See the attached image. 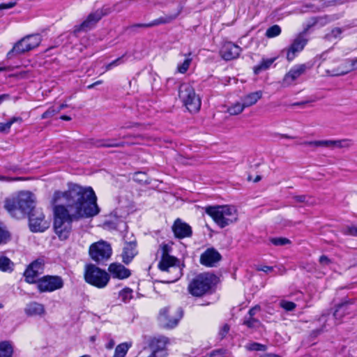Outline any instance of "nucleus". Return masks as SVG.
Returning a JSON list of instances; mask_svg holds the SVG:
<instances>
[{"instance_id":"f257e3e1","label":"nucleus","mask_w":357,"mask_h":357,"mask_svg":"<svg viewBox=\"0 0 357 357\" xmlns=\"http://www.w3.org/2000/svg\"><path fill=\"white\" fill-rule=\"evenodd\" d=\"M51 204L54 232L61 241L69 238L73 221L94 217L100 211L93 188L76 183H68L67 190L55 191Z\"/></svg>"},{"instance_id":"f03ea898","label":"nucleus","mask_w":357,"mask_h":357,"mask_svg":"<svg viewBox=\"0 0 357 357\" xmlns=\"http://www.w3.org/2000/svg\"><path fill=\"white\" fill-rule=\"evenodd\" d=\"M204 211L220 228H225L238 220L237 209L231 205L208 206L204 208Z\"/></svg>"},{"instance_id":"7ed1b4c3","label":"nucleus","mask_w":357,"mask_h":357,"mask_svg":"<svg viewBox=\"0 0 357 357\" xmlns=\"http://www.w3.org/2000/svg\"><path fill=\"white\" fill-rule=\"evenodd\" d=\"M36 197L29 191L20 192L15 198L6 199L4 207L14 217H17V212L22 214L29 213L35 209Z\"/></svg>"},{"instance_id":"20e7f679","label":"nucleus","mask_w":357,"mask_h":357,"mask_svg":"<svg viewBox=\"0 0 357 357\" xmlns=\"http://www.w3.org/2000/svg\"><path fill=\"white\" fill-rule=\"evenodd\" d=\"M160 247L162 255L158 265V268L164 273H169L172 275L165 282H174L182 276V268L178 264V260L168 254L169 245L167 244H162Z\"/></svg>"},{"instance_id":"39448f33","label":"nucleus","mask_w":357,"mask_h":357,"mask_svg":"<svg viewBox=\"0 0 357 357\" xmlns=\"http://www.w3.org/2000/svg\"><path fill=\"white\" fill-rule=\"evenodd\" d=\"M217 282L213 274L204 273L196 276L189 284L188 291L194 296H202L208 293Z\"/></svg>"},{"instance_id":"423d86ee","label":"nucleus","mask_w":357,"mask_h":357,"mask_svg":"<svg viewBox=\"0 0 357 357\" xmlns=\"http://www.w3.org/2000/svg\"><path fill=\"white\" fill-rule=\"evenodd\" d=\"M84 279L88 284L102 289L107 285L110 275L96 265L89 264L85 267Z\"/></svg>"},{"instance_id":"0eeeda50","label":"nucleus","mask_w":357,"mask_h":357,"mask_svg":"<svg viewBox=\"0 0 357 357\" xmlns=\"http://www.w3.org/2000/svg\"><path fill=\"white\" fill-rule=\"evenodd\" d=\"M179 98L188 110L190 112H197L201 107V99L196 94L193 86L188 83L181 84L178 92Z\"/></svg>"},{"instance_id":"6e6552de","label":"nucleus","mask_w":357,"mask_h":357,"mask_svg":"<svg viewBox=\"0 0 357 357\" xmlns=\"http://www.w3.org/2000/svg\"><path fill=\"white\" fill-rule=\"evenodd\" d=\"M42 41L40 34L27 35L17 41L7 53V58L11 59L14 55H20L29 52L39 46Z\"/></svg>"},{"instance_id":"1a4fd4ad","label":"nucleus","mask_w":357,"mask_h":357,"mask_svg":"<svg viewBox=\"0 0 357 357\" xmlns=\"http://www.w3.org/2000/svg\"><path fill=\"white\" fill-rule=\"evenodd\" d=\"M183 317V311L178 308L170 310L165 307L160 310L158 321L162 327L165 328H173L176 327Z\"/></svg>"},{"instance_id":"9d476101","label":"nucleus","mask_w":357,"mask_h":357,"mask_svg":"<svg viewBox=\"0 0 357 357\" xmlns=\"http://www.w3.org/2000/svg\"><path fill=\"white\" fill-rule=\"evenodd\" d=\"M89 252L93 261L102 263L110 258L112 249L110 244L106 241H100L90 245Z\"/></svg>"},{"instance_id":"9b49d317","label":"nucleus","mask_w":357,"mask_h":357,"mask_svg":"<svg viewBox=\"0 0 357 357\" xmlns=\"http://www.w3.org/2000/svg\"><path fill=\"white\" fill-rule=\"evenodd\" d=\"M39 292H52L61 289L64 286L63 278L59 275H44L36 281Z\"/></svg>"},{"instance_id":"f8f14e48","label":"nucleus","mask_w":357,"mask_h":357,"mask_svg":"<svg viewBox=\"0 0 357 357\" xmlns=\"http://www.w3.org/2000/svg\"><path fill=\"white\" fill-rule=\"evenodd\" d=\"M29 228L33 232H43L49 228L50 222L45 219L41 208H35L29 213Z\"/></svg>"},{"instance_id":"ddd939ff","label":"nucleus","mask_w":357,"mask_h":357,"mask_svg":"<svg viewBox=\"0 0 357 357\" xmlns=\"http://www.w3.org/2000/svg\"><path fill=\"white\" fill-rule=\"evenodd\" d=\"M109 13L110 9L109 8L105 7L91 13L82 24L75 26L74 31L75 33L79 31H86L92 29L103 16L109 14Z\"/></svg>"},{"instance_id":"4468645a","label":"nucleus","mask_w":357,"mask_h":357,"mask_svg":"<svg viewBox=\"0 0 357 357\" xmlns=\"http://www.w3.org/2000/svg\"><path fill=\"white\" fill-rule=\"evenodd\" d=\"M310 67L305 64H297L294 66L284 76L282 84L287 87L296 84L297 79L305 73Z\"/></svg>"},{"instance_id":"2eb2a0df","label":"nucleus","mask_w":357,"mask_h":357,"mask_svg":"<svg viewBox=\"0 0 357 357\" xmlns=\"http://www.w3.org/2000/svg\"><path fill=\"white\" fill-rule=\"evenodd\" d=\"M307 42V40L303 36V35L300 34L296 36L290 46L282 50V52H286L287 59L289 61H293L298 53L301 52L303 50Z\"/></svg>"},{"instance_id":"dca6fc26","label":"nucleus","mask_w":357,"mask_h":357,"mask_svg":"<svg viewBox=\"0 0 357 357\" xmlns=\"http://www.w3.org/2000/svg\"><path fill=\"white\" fill-rule=\"evenodd\" d=\"M44 269V261L42 259H36L33 261L26 268L24 271V275L25 280L29 284L36 283V278L43 272Z\"/></svg>"},{"instance_id":"f3484780","label":"nucleus","mask_w":357,"mask_h":357,"mask_svg":"<svg viewBox=\"0 0 357 357\" xmlns=\"http://www.w3.org/2000/svg\"><path fill=\"white\" fill-rule=\"evenodd\" d=\"M241 52V48L233 43H225L221 48L220 54L227 61L238 58Z\"/></svg>"},{"instance_id":"a211bd4d","label":"nucleus","mask_w":357,"mask_h":357,"mask_svg":"<svg viewBox=\"0 0 357 357\" xmlns=\"http://www.w3.org/2000/svg\"><path fill=\"white\" fill-rule=\"evenodd\" d=\"M169 343L167 337L164 336H160L154 337L151 342V347L153 349L152 354L160 356V357H166L167 353L166 351L167 345Z\"/></svg>"},{"instance_id":"6ab92c4d","label":"nucleus","mask_w":357,"mask_h":357,"mask_svg":"<svg viewBox=\"0 0 357 357\" xmlns=\"http://www.w3.org/2000/svg\"><path fill=\"white\" fill-rule=\"evenodd\" d=\"M172 230L175 236L178 238H184L192 236V228L187 223L178 218L175 220Z\"/></svg>"},{"instance_id":"aec40b11","label":"nucleus","mask_w":357,"mask_h":357,"mask_svg":"<svg viewBox=\"0 0 357 357\" xmlns=\"http://www.w3.org/2000/svg\"><path fill=\"white\" fill-rule=\"evenodd\" d=\"M109 275L113 278L124 280L131 275L130 271L120 263H112L108 267Z\"/></svg>"},{"instance_id":"412c9836","label":"nucleus","mask_w":357,"mask_h":357,"mask_svg":"<svg viewBox=\"0 0 357 357\" xmlns=\"http://www.w3.org/2000/svg\"><path fill=\"white\" fill-rule=\"evenodd\" d=\"M137 253V242L135 241L126 242L121 252L122 261L126 264H130Z\"/></svg>"},{"instance_id":"4be33fe9","label":"nucleus","mask_w":357,"mask_h":357,"mask_svg":"<svg viewBox=\"0 0 357 357\" xmlns=\"http://www.w3.org/2000/svg\"><path fill=\"white\" fill-rule=\"evenodd\" d=\"M221 259L220 254L213 248L207 249L200 257L202 264L206 266H214Z\"/></svg>"},{"instance_id":"5701e85b","label":"nucleus","mask_w":357,"mask_h":357,"mask_svg":"<svg viewBox=\"0 0 357 357\" xmlns=\"http://www.w3.org/2000/svg\"><path fill=\"white\" fill-rule=\"evenodd\" d=\"M24 312L29 317H42L45 314L46 311L43 304L33 301L26 305Z\"/></svg>"},{"instance_id":"b1692460","label":"nucleus","mask_w":357,"mask_h":357,"mask_svg":"<svg viewBox=\"0 0 357 357\" xmlns=\"http://www.w3.org/2000/svg\"><path fill=\"white\" fill-rule=\"evenodd\" d=\"M354 144L351 139H342L337 140H322V146L329 148L349 149Z\"/></svg>"},{"instance_id":"393cba45","label":"nucleus","mask_w":357,"mask_h":357,"mask_svg":"<svg viewBox=\"0 0 357 357\" xmlns=\"http://www.w3.org/2000/svg\"><path fill=\"white\" fill-rule=\"evenodd\" d=\"M262 95L261 91L252 92L243 96L241 100L245 107H249L255 105L262 98Z\"/></svg>"},{"instance_id":"a878e982","label":"nucleus","mask_w":357,"mask_h":357,"mask_svg":"<svg viewBox=\"0 0 357 357\" xmlns=\"http://www.w3.org/2000/svg\"><path fill=\"white\" fill-rule=\"evenodd\" d=\"M276 57L270 59H262L261 62L254 67L253 70L255 74L258 75L261 72L268 69L273 63V62L276 60Z\"/></svg>"},{"instance_id":"bb28decb","label":"nucleus","mask_w":357,"mask_h":357,"mask_svg":"<svg viewBox=\"0 0 357 357\" xmlns=\"http://www.w3.org/2000/svg\"><path fill=\"white\" fill-rule=\"evenodd\" d=\"M345 65H346V66H345L344 69H343L342 70H336V71L333 72L331 74V75H333V76L343 75L348 73L350 71L357 69V58L352 59V60L347 61L345 62Z\"/></svg>"},{"instance_id":"cd10ccee","label":"nucleus","mask_w":357,"mask_h":357,"mask_svg":"<svg viewBox=\"0 0 357 357\" xmlns=\"http://www.w3.org/2000/svg\"><path fill=\"white\" fill-rule=\"evenodd\" d=\"M14 263L7 257H0V271L11 273L14 270Z\"/></svg>"},{"instance_id":"c85d7f7f","label":"nucleus","mask_w":357,"mask_h":357,"mask_svg":"<svg viewBox=\"0 0 357 357\" xmlns=\"http://www.w3.org/2000/svg\"><path fill=\"white\" fill-rule=\"evenodd\" d=\"M132 347L131 342H123L119 344L115 348L113 357H125L129 349Z\"/></svg>"},{"instance_id":"c756f323","label":"nucleus","mask_w":357,"mask_h":357,"mask_svg":"<svg viewBox=\"0 0 357 357\" xmlns=\"http://www.w3.org/2000/svg\"><path fill=\"white\" fill-rule=\"evenodd\" d=\"M13 353L12 345L8 342L0 343V357H11Z\"/></svg>"},{"instance_id":"7c9ffc66","label":"nucleus","mask_w":357,"mask_h":357,"mask_svg":"<svg viewBox=\"0 0 357 357\" xmlns=\"http://www.w3.org/2000/svg\"><path fill=\"white\" fill-rule=\"evenodd\" d=\"M185 59L183 61V63H178L177 65V72L181 74L185 73L192 62V58L190 57L191 53L189 52L188 54H185Z\"/></svg>"},{"instance_id":"2f4dec72","label":"nucleus","mask_w":357,"mask_h":357,"mask_svg":"<svg viewBox=\"0 0 357 357\" xmlns=\"http://www.w3.org/2000/svg\"><path fill=\"white\" fill-rule=\"evenodd\" d=\"M349 306L347 303H341L337 305L335 311L334 312L333 316L337 320H341V319L344 316L345 314L349 313Z\"/></svg>"},{"instance_id":"473e14b6","label":"nucleus","mask_w":357,"mask_h":357,"mask_svg":"<svg viewBox=\"0 0 357 357\" xmlns=\"http://www.w3.org/2000/svg\"><path fill=\"white\" fill-rule=\"evenodd\" d=\"M245 108L246 107L245 106H244V104L241 100V102H236L230 107H229L227 109V112L231 115H238L242 113Z\"/></svg>"},{"instance_id":"72a5a7b5","label":"nucleus","mask_w":357,"mask_h":357,"mask_svg":"<svg viewBox=\"0 0 357 357\" xmlns=\"http://www.w3.org/2000/svg\"><path fill=\"white\" fill-rule=\"evenodd\" d=\"M124 145V142H116L114 139L101 140L98 142L96 144V146L99 147H122Z\"/></svg>"},{"instance_id":"f704fd0d","label":"nucleus","mask_w":357,"mask_h":357,"mask_svg":"<svg viewBox=\"0 0 357 357\" xmlns=\"http://www.w3.org/2000/svg\"><path fill=\"white\" fill-rule=\"evenodd\" d=\"M243 324L252 329H257L261 326V321L255 317H244Z\"/></svg>"},{"instance_id":"c9c22d12","label":"nucleus","mask_w":357,"mask_h":357,"mask_svg":"<svg viewBox=\"0 0 357 357\" xmlns=\"http://www.w3.org/2000/svg\"><path fill=\"white\" fill-rule=\"evenodd\" d=\"M176 17V15H167V16H162L158 19H155L153 21H151V27L156 26L160 24H167L171 22L172 20H174Z\"/></svg>"},{"instance_id":"e433bc0d","label":"nucleus","mask_w":357,"mask_h":357,"mask_svg":"<svg viewBox=\"0 0 357 357\" xmlns=\"http://www.w3.org/2000/svg\"><path fill=\"white\" fill-rule=\"evenodd\" d=\"M281 33V28L280 26L275 24L269 27L266 32V36L268 38H274Z\"/></svg>"},{"instance_id":"4c0bfd02","label":"nucleus","mask_w":357,"mask_h":357,"mask_svg":"<svg viewBox=\"0 0 357 357\" xmlns=\"http://www.w3.org/2000/svg\"><path fill=\"white\" fill-rule=\"evenodd\" d=\"M132 297V291L130 288H125L119 292V298L125 303L129 301Z\"/></svg>"},{"instance_id":"58836bf2","label":"nucleus","mask_w":357,"mask_h":357,"mask_svg":"<svg viewBox=\"0 0 357 357\" xmlns=\"http://www.w3.org/2000/svg\"><path fill=\"white\" fill-rule=\"evenodd\" d=\"M342 33V29L339 27L334 28L331 30L330 33L326 34V38L328 40H333V39H336L340 37V35Z\"/></svg>"},{"instance_id":"ea45409f","label":"nucleus","mask_w":357,"mask_h":357,"mask_svg":"<svg viewBox=\"0 0 357 357\" xmlns=\"http://www.w3.org/2000/svg\"><path fill=\"white\" fill-rule=\"evenodd\" d=\"M270 241L275 246H282L290 243L288 238L283 237L273 238Z\"/></svg>"},{"instance_id":"a19ab883","label":"nucleus","mask_w":357,"mask_h":357,"mask_svg":"<svg viewBox=\"0 0 357 357\" xmlns=\"http://www.w3.org/2000/svg\"><path fill=\"white\" fill-rule=\"evenodd\" d=\"M124 62H125L124 56L119 57L116 59H115V60L112 61V62H110L109 63H108L105 66V70H109L112 68L123 63Z\"/></svg>"},{"instance_id":"79ce46f5","label":"nucleus","mask_w":357,"mask_h":357,"mask_svg":"<svg viewBox=\"0 0 357 357\" xmlns=\"http://www.w3.org/2000/svg\"><path fill=\"white\" fill-rule=\"evenodd\" d=\"M59 113V110L55 106L50 107L47 111H45L41 116L42 119L50 118L55 114Z\"/></svg>"},{"instance_id":"37998d69","label":"nucleus","mask_w":357,"mask_h":357,"mask_svg":"<svg viewBox=\"0 0 357 357\" xmlns=\"http://www.w3.org/2000/svg\"><path fill=\"white\" fill-rule=\"evenodd\" d=\"M280 306L287 311H292L296 307L294 302L282 300L280 302Z\"/></svg>"},{"instance_id":"c03bdc74","label":"nucleus","mask_w":357,"mask_h":357,"mask_svg":"<svg viewBox=\"0 0 357 357\" xmlns=\"http://www.w3.org/2000/svg\"><path fill=\"white\" fill-rule=\"evenodd\" d=\"M247 349L250 351H265L266 346L259 343L253 342L246 346Z\"/></svg>"},{"instance_id":"a18cd8bd","label":"nucleus","mask_w":357,"mask_h":357,"mask_svg":"<svg viewBox=\"0 0 357 357\" xmlns=\"http://www.w3.org/2000/svg\"><path fill=\"white\" fill-rule=\"evenodd\" d=\"M9 238L8 232L0 225V244L6 243Z\"/></svg>"},{"instance_id":"49530a36","label":"nucleus","mask_w":357,"mask_h":357,"mask_svg":"<svg viewBox=\"0 0 357 357\" xmlns=\"http://www.w3.org/2000/svg\"><path fill=\"white\" fill-rule=\"evenodd\" d=\"M17 122L22 123V119L20 116H13L9 121H8L6 123H5L8 132H9L11 126L13 123H17Z\"/></svg>"},{"instance_id":"de8ad7c7","label":"nucleus","mask_w":357,"mask_h":357,"mask_svg":"<svg viewBox=\"0 0 357 357\" xmlns=\"http://www.w3.org/2000/svg\"><path fill=\"white\" fill-rule=\"evenodd\" d=\"M16 5V1H10L7 3H0V10L13 8Z\"/></svg>"},{"instance_id":"09e8293b","label":"nucleus","mask_w":357,"mask_h":357,"mask_svg":"<svg viewBox=\"0 0 357 357\" xmlns=\"http://www.w3.org/2000/svg\"><path fill=\"white\" fill-rule=\"evenodd\" d=\"M22 180L20 177H10L5 175L0 174V181L1 182H13L16 181Z\"/></svg>"},{"instance_id":"8fccbe9b","label":"nucleus","mask_w":357,"mask_h":357,"mask_svg":"<svg viewBox=\"0 0 357 357\" xmlns=\"http://www.w3.org/2000/svg\"><path fill=\"white\" fill-rule=\"evenodd\" d=\"M293 199L297 203H309L310 197L306 195H297L294 196Z\"/></svg>"},{"instance_id":"3c124183","label":"nucleus","mask_w":357,"mask_h":357,"mask_svg":"<svg viewBox=\"0 0 357 357\" xmlns=\"http://www.w3.org/2000/svg\"><path fill=\"white\" fill-rule=\"evenodd\" d=\"M260 310H261L260 306L257 305L255 307H253L251 309H250V310L248 311V315L245 316V317H255L256 314L258 312H259Z\"/></svg>"},{"instance_id":"603ef678","label":"nucleus","mask_w":357,"mask_h":357,"mask_svg":"<svg viewBox=\"0 0 357 357\" xmlns=\"http://www.w3.org/2000/svg\"><path fill=\"white\" fill-rule=\"evenodd\" d=\"M302 144L314 147L322 146V140L304 142Z\"/></svg>"},{"instance_id":"864d4df0","label":"nucleus","mask_w":357,"mask_h":357,"mask_svg":"<svg viewBox=\"0 0 357 357\" xmlns=\"http://www.w3.org/2000/svg\"><path fill=\"white\" fill-rule=\"evenodd\" d=\"M346 234L357 236V226L353 225L347 228Z\"/></svg>"},{"instance_id":"5fc2aeb1","label":"nucleus","mask_w":357,"mask_h":357,"mask_svg":"<svg viewBox=\"0 0 357 357\" xmlns=\"http://www.w3.org/2000/svg\"><path fill=\"white\" fill-rule=\"evenodd\" d=\"M229 331V326L228 324H225L220 331V335L222 337H225Z\"/></svg>"},{"instance_id":"6e6d98bb","label":"nucleus","mask_w":357,"mask_h":357,"mask_svg":"<svg viewBox=\"0 0 357 357\" xmlns=\"http://www.w3.org/2000/svg\"><path fill=\"white\" fill-rule=\"evenodd\" d=\"M319 262L323 266H327L330 264L331 260L325 255H322L319 258Z\"/></svg>"},{"instance_id":"4d7b16f0","label":"nucleus","mask_w":357,"mask_h":357,"mask_svg":"<svg viewBox=\"0 0 357 357\" xmlns=\"http://www.w3.org/2000/svg\"><path fill=\"white\" fill-rule=\"evenodd\" d=\"M115 344V342L112 338H110L108 342L105 344V348L107 349H112Z\"/></svg>"},{"instance_id":"13d9d810","label":"nucleus","mask_w":357,"mask_h":357,"mask_svg":"<svg viewBox=\"0 0 357 357\" xmlns=\"http://www.w3.org/2000/svg\"><path fill=\"white\" fill-rule=\"evenodd\" d=\"M133 27L138 28H150L151 27V23H145V24H135L132 26Z\"/></svg>"},{"instance_id":"bf43d9fd","label":"nucleus","mask_w":357,"mask_h":357,"mask_svg":"<svg viewBox=\"0 0 357 357\" xmlns=\"http://www.w3.org/2000/svg\"><path fill=\"white\" fill-rule=\"evenodd\" d=\"M9 96L8 94H1L0 95V105L5 100H8Z\"/></svg>"},{"instance_id":"052dcab7","label":"nucleus","mask_w":357,"mask_h":357,"mask_svg":"<svg viewBox=\"0 0 357 357\" xmlns=\"http://www.w3.org/2000/svg\"><path fill=\"white\" fill-rule=\"evenodd\" d=\"M0 132H8L5 123H0Z\"/></svg>"},{"instance_id":"680f3d73","label":"nucleus","mask_w":357,"mask_h":357,"mask_svg":"<svg viewBox=\"0 0 357 357\" xmlns=\"http://www.w3.org/2000/svg\"><path fill=\"white\" fill-rule=\"evenodd\" d=\"M261 271H264V272H268V271H271L273 270V267L272 266H264L263 267H261L260 268Z\"/></svg>"},{"instance_id":"e2e57ef3","label":"nucleus","mask_w":357,"mask_h":357,"mask_svg":"<svg viewBox=\"0 0 357 357\" xmlns=\"http://www.w3.org/2000/svg\"><path fill=\"white\" fill-rule=\"evenodd\" d=\"M261 357H280V356L275 354H265Z\"/></svg>"},{"instance_id":"0e129e2a","label":"nucleus","mask_w":357,"mask_h":357,"mask_svg":"<svg viewBox=\"0 0 357 357\" xmlns=\"http://www.w3.org/2000/svg\"><path fill=\"white\" fill-rule=\"evenodd\" d=\"M67 107V105L66 104H61L58 107H56V109L59 110V112H60L62 109H63L64 108H66Z\"/></svg>"},{"instance_id":"69168bd1","label":"nucleus","mask_w":357,"mask_h":357,"mask_svg":"<svg viewBox=\"0 0 357 357\" xmlns=\"http://www.w3.org/2000/svg\"><path fill=\"white\" fill-rule=\"evenodd\" d=\"M61 119L62 120H64V121H70L71 120V118L68 116H66V115H62L61 117H60Z\"/></svg>"},{"instance_id":"338daca9","label":"nucleus","mask_w":357,"mask_h":357,"mask_svg":"<svg viewBox=\"0 0 357 357\" xmlns=\"http://www.w3.org/2000/svg\"><path fill=\"white\" fill-rule=\"evenodd\" d=\"M305 103H307V102H295V103H294L292 105H293V106H303V105H304Z\"/></svg>"},{"instance_id":"774afa93","label":"nucleus","mask_w":357,"mask_h":357,"mask_svg":"<svg viewBox=\"0 0 357 357\" xmlns=\"http://www.w3.org/2000/svg\"><path fill=\"white\" fill-rule=\"evenodd\" d=\"M216 354L222 355V354L221 351H220V350H218V351H213V352L211 353V356H215V355H216Z\"/></svg>"}]
</instances>
